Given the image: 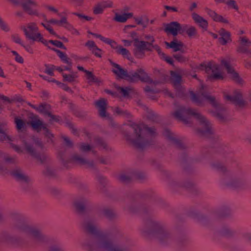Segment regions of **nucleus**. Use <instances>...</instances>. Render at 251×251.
Masks as SVG:
<instances>
[{"instance_id":"obj_30","label":"nucleus","mask_w":251,"mask_h":251,"mask_svg":"<svg viewBox=\"0 0 251 251\" xmlns=\"http://www.w3.org/2000/svg\"><path fill=\"white\" fill-rule=\"evenodd\" d=\"M219 33L221 36L219 41L222 45H225L230 41V34L229 32L226 31L225 29H221Z\"/></svg>"},{"instance_id":"obj_37","label":"nucleus","mask_w":251,"mask_h":251,"mask_svg":"<svg viewBox=\"0 0 251 251\" xmlns=\"http://www.w3.org/2000/svg\"><path fill=\"white\" fill-rule=\"evenodd\" d=\"M58 55L61 59L66 64H67V66L61 67L63 71L64 70H69L71 69L72 66V63L71 62L70 59L67 56V55L61 51H59L58 52Z\"/></svg>"},{"instance_id":"obj_55","label":"nucleus","mask_w":251,"mask_h":251,"mask_svg":"<svg viewBox=\"0 0 251 251\" xmlns=\"http://www.w3.org/2000/svg\"><path fill=\"white\" fill-rule=\"evenodd\" d=\"M50 121L51 122H56L59 124H61L62 122V120L61 117L59 116H56L53 115H50Z\"/></svg>"},{"instance_id":"obj_17","label":"nucleus","mask_w":251,"mask_h":251,"mask_svg":"<svg viewBox=\"0 0 251 251\" xmlns=\"http://www.w3.org/2000/svg\"><path fill=\"white\" fill-rule=\"evenodd\" d=\"M231 59L230 57H227L221 60V64L226 69L228 75L234 81L239 83H241V79L239 77L238 74L235 72L234 70L231 66Z\"/></svg>"},{"instance_id":"obj_57","label":"nucleus","mask_w":251,"mask_h":251,"mask_svg":"<svg viewBox=\"0 0 251 251\" xmlns=\"http://www.w3.org/2000/svg\"><path fill=\"white\" fill-rule=\"evenodd\" d=\"M0 27L1 29L5 31H7L9 30L8 26L7 25L4 23L0 18Z\"/></svg>"},{"instance_id":"obj_12","label":"nucleus","mask_w":251,"mask_h":251,"mask_svg":"<svg viewBox=\"0 0 251 251\" xmlns=\"http://www.w3.org/2000/svg\"><path fill=\"white\" fill-rule=\"evenodd\" d=\"M88 34L93 35L96 38H99L101 41L109 45L111 47L115 50L117 53L122 55L124 58L128 60L130 59V54L128 50L123 47L114 41L107 38H105L100 34L93 33L90 31H88Z\"/></svg>"},{"instance_id":"obj_61","label":"nucleus","mask_w":251,"mask_h":251,"mask_svg":"<svg viewBox=\"0 0 251 251\" xmlns=\"http://www.w3.org/2000/svg\"><path fill=\"white\" fill-rule=\"evenodd\" d=\"M243 238L247 241L251 243V233L248 232H244L243 234Z\"/></svg>"},{"instance_id":"obj_41","label":"nucleus","mask_w":251,"mask_h":251,"mask_svg":"<svg viewBox=\"0 0 251 251\" xmlns=\"http://www.w3.org/2000/svg\"><path fill=\"white\" fill-rule=\"evenodd\" d=\"M213 167L220 171L222 173H226L227 171L226 167L223 162L220 161H216L212 164Z\"/></svg>"},{"instance_id":"obj_64","label":"nucleus","mask_w":251,"mask_h":251,"mask_svg":"<svg viewBox=\"0 0 251 251\" xmlns=\"http://www.w3.org/2000/svg\"><path fill=\"white\" fill-rule=\"evenodd\" d=\"M98 179H99V181L100 183V184L102 186H105V185L106 183V182H107L106 178L102 176H99Z\"/></svg>"},{"instance_id":"obj_51","label":"nucleus","mask_w":251,"mask_h":251,"mask_svg":"<svg viewBox=\"0 0 251 251\" xmlns=\"http://www.w3.org/2000/svg\"><path fill=\"white\" fill-rule=\"evenodd\" d=\"M225 4L229 7L233 8L236 11L238 10V6L236 4V1L234 0H226Z\"/></svg>"},{"instance_id":"obj_3","label":"nucleus","mask_w":251,"mask_h":251,"mask_svg":"<svg viewBox=\"0 0 251 251\" xmlns=\"http://www.w3.org/2000/svg\"><path fill=\"white\" fill-rule=\"evenodd\" d=\"M113 66V72L119 77L125 79L130 82L141 80L142 82L151 84L144 88L147 96L152 100L156 99V94L162 91L172 98H174L172 93L166 89H160L157 87L159 84L165 83L169 79V76L165 74H161V78L157 80L152 79L148 74L141 68L138 69L136 72H128L122 68L119 65L115 63H111Z\"/></svg>"},{"instance_id":"obj_27","label":"nucleus","mask_w":251,"mask_h":251,"mask_svg":"<svg viewBox=\"0 0 251 251\" xmlns=\"http://www.w3.org/2000/svg\"><path fill=\"white\" fill-rule=\"evenodd\" d=\"M205 11L215 22L225 24L228 23L227 19L208 8H205Z\"/></svg>"},{"instance_id":"obj_47","label":"nucleus","mask_w":251,"mask_h":251,"mask_svg":"<svg viewBox=\"0 0 251 251\" xmlns=\"http://www.w3.org/2000/svg\"><path fill=\"white\" fill-rule=\"evenodd\" d=\"M63 77L64 81L73 82L75 80L76 75L74 74H63Z\"/></svg>"},{"instance_id":"obj_42","label":"nucleus","mask_w":251,"mask_h":251,"mask_svg":"<svg viewBox=\"0 0 251 251\" xmlns=\"http://www.w3.org/2000/svg\"><path fill=\"white\" fill-rule=\"evenodd\" d=\"M95 105L96 108L99 110H106V101L105 99L101 98L95 102Z\"/></svg>"},{"instance_id":"obj_54","label":"nucleus","mask_w":251,"mask_h":251,"mask_svg":"<svg viewBox=\"0 0 251 251\" xmlns=\"http://www.w3.org/2000/svg\"><path fill=\"white\" fill-rule=\"evenodd\" d=\"M127 37L131 39V40L134 41V42L136 40H138V35L137 33L135 31H131L129 32L127 35Z\"/></svg>"},{"instance_id":"obj_5","label":"nucleus","mask_w":251,"mask_h":251,"mask_svg":"<svg viewBox=\"0 0 251 251\" xmlns=\"http://www.w3.org/2000/svg\"><path fill=\"white\" fill-rule=\"evenodd\" d=\"M198 111H175L173 113L175 117L184 124L192 126L194 120L199 122V127L197 132L201 136L215 141L220 148L223 147L215 135L211 123L204 116L198 112Z\"/></svg>"},{"instance_id":"obj_58","label":"nucleus","mask_w":251,"mask_h":251,"mask_svg":"<svg viewBox=\"0 0 251 251\" xmlns=\"http://www.w3.org/2000/svg\"><path fill=\"white\" fill-rule=\"evenodd\" d=\"M45 8L49 11H51L54 13H55L57 15H58V13H59L58 10H57V9L55 8L54 7H53L51 5H47L45 6Z\"/></svg>"},{"instance_id":"obj_25","label":"nucleus","mask_w":251,"mask_h":251,"mask_svg":"<svg viewBox=\"0 0 251 251\" xmlns=\"http://www.w3.org/2000/svg\"><path fill=\"white\" fill-rule=\"evenodd\" d=\"M244 184V180L242 178L230 177L226 182V185L234 189L242 188Z\"/></svg>"},{"instance_id":"obj_28","label":"nucleus","mask_w":251,"mask_h":251,"mask_svg":"<svg viewBox=\"0 0 251 251\" xmlns=\"http://www.w3.org/2000/svg\"><path fill=\"white\" fill-rule=\"evenodd\" d=\"M85 46L97 57H100L101 56L102 50L97 46L94 41H88L85 43Z\"/></svg>"},{"instance_id":"obj_44","label":"nucleus","mask_w":251,"mask_h":251,"mask_svg":"<svg viewBox=\"0 0 251 251\" xmlns=\"http://www.w3.org/2000/svg\"><path fill=\"white\" fill-rule=\"evenodd\" d=\"M41 25L47 30L49 31L50 34L51 35L56 36L57 35L55 32L54 31L53 29L50 26V25L47 22L44 21V22H42Z\"/></svg>"},{"instance_id":"obj_43","label":"nucleus","mask_w":251,"mask_h":251,"mask_svg":"<svg viewBox=\"0 0 251 251\" xmlns=\"http://www.w3.org/2000/svg\"><path fill=\"white\" fill-rule=\"evenodd\" d=\"M86 77L90 83H99V81L98 79L92 74V72L89 71H86Z\"/></svg>"},{"instance_id":"obj_15","label":"nucleus","mask_w":251,"mask_h":251,"mask_svg":"<svg viewBox=\"0 0 251 251\" xmlns=\"http://www.w3.org/2000/svg\"><path fill=\"white\" fill-rule=\"evenodd\" d=\"M145 177V174L137 170H131L127 173H122L119 176V180L124 183H128L133 180L142 181Z\"/></svg>"},{"instance_id":"obj_34","label":"nucleus","mask_w":251,"mask_h":251,"mask_svg":"<svg viewBox=\"0 0 251 251\" xmlns=\"http://www.w3.org/2000/svg\"><path fill=\"white\" fill-rule=\"evenodd\" d=\"M184 32L186 33L189 37H192L196 35L197 30L194 26L183 25L181 27V33Z\"/></svg>"},{"instance_id":"obj_8","label":"nucleus","mask_w":251,"mask_h":251,"mask_svg":"<svg viewBox=\"0 0 251 251\" xmlns=\"http://www.w3.org/2000/svg\"><path fill=\"white\" fill-rule=\"evenodd\" d=\"M25 133H22L20 138L23 142V146L10 143V146L18 153H23L24 150L29 153L33 157L38 161L45 164L44 174L49 177H54L56 176V170L50 165L48 156L42 151H38L33 147L29 144L26 141Z\"/></svg>"},{"instance_id":"obj_11","label":"nucleus","mask_w":251,"mask_h":251,"mask_svg":"<svg viewBox=\"0 0 251 251\" xmlns=\"http://www.w3.org/2000/svg\"><path fill=\"white\" fill-rule=\"evenodd\" d=\"M28 124L37 132L43 131L45 136L49 140V142H53L54 136L48 128L47 124L41 120L37 115L32 113L29 114Z\"/></svg>"},{"instance_id":"obj_9","label":"nucleus","mask_w":251,"mask_h":251,"mask_svg":"<svg viewBox=\"0 0 251 251\" xmlns=\"http://www.w3.org/2000/svg\"><path fill=\"white\" fill-rule=\"evenodd\" d=\"M21 29L23 30L26 37L32 41L41 42L47 46L51 44L60 48L63 47V43L60 41L57 40L48 41L45 39L43 35L40 32L37 24L34 22H30L26 25H22Z\"/></svg>"},{"instance_id":"obj_49","label":"nucleus","mask_w":251,"mask_h":251,"mask_svg":"<svg viewBox=\"0 0 251 251\" xmlns=\"http://www.w3.org/2000/svg\"><path fill=\"white\" fill-rule=\"evenodd\" d=\"M15 122L16 125V127L18 130H20L24 127L25 126V122L21 119L16 117L15 119Z\"/></svg>"},{"instance_id":"obj_24","label":"nucleus","mask_w":251,"mask_h":251,"mask_svg":"<svg viewBox=\"0 0 251 251\" xmlns=\"http://www.w3.org/2000/svg\"><path fill=\"white\" fill-rule=\"evenodd\" d=\"M112 6V2L110 0H103L97 3L93 8V12L95 14L102 13L104 9L107 7Z\"/></svg>"},{"instance_id":"obj_18","label":"nucleus","mask_w":251,"mask_h":251,"mask_svg":"<svg viewBox=\"0 0 251 251\" xmlns=\"http://www.w3.org/2000/svg\"><path fill=\"white\" fill-rule=\"evenodd\" d=\"M163 135L176 148L178 149L182 150L183 153L186 155V146L179 139L177 138L174 134L171 132L168 129H165L163 131Z\"/></svg>"},{"instance_id":"obj_63","label":"nucleus","mask_w":251,"mask_h":251,"mask_svg":"<svg viewBox=\"0 0 251 251\" xmlns=\"http://www.w3.org/2000/svg\"><path fill=\"white\" fill-rule=\"evenodd\" d=\"M145 38L148 41L147 44L149 43L150 45H151L154 42V38L151 35H146Z\"/></svg>"},{"instance_id":"obj_10","label":"nucleus","mask_w":251,"mask_h":251,"mask_svg":"<svg viewBox=\"0 0 251 251\" xmlns=\"http://www.w3.org/2000/svg\"><path fill=\"white\" fill-rule=\"evenodd\" d=\"M58 156L64 165L67 167L70 163H75L92 168H94L96 164V161L87 160L77 153L68 157L66 151H59Z\"/></svg>"},{"instance_id":"obj_33","label":"nucleus","mask_w":251,"mask_h":251,"mask_svg":"<svg viewBox=\"0 0 251 251\" xmlns=\"http://www.w3.org/2000/svg\"><path fill=\"white\" fill-rule=\"evenodd\" d=\"M45 67V73L50 76L54 75V71L55 70H57L60 72L63 71V68L61 67H56L50 64H46Z\"/></svg>"},{"instance_id":"obj_4","label":"nucleus","mask_w":251,"mask_h":251,"mask_svg":"<svg viewBox=\"0 0 251 251\" xmlns=\"http://www.w3.org/2000/svg\"><path fill=\"white\" fill-rule=\"evenodd\" d=\"M12 217L15 221V227L28 235L37 244H46L49 251H64L56 240L45 236L38 228L29 225L21 214L14 212Z\"/></svg>"},{"instance_id":"obj_29","label":"nucleus","mask_w":251,"mask_h":251,"mask_svg":"<svg viewBox=\"0 0 251 251\" xmlns=\"http://www.w3.org/2000/svg\"><path fill=\"white\" fill-rule=\"evenodd\" d=\"M226 111H211V114L222 122L229 120Z\"/></svg>"},{"instance_id":"obj_35","label":"nucleus","mask_w":251,"mask_h":251,"mask_svg":"<svg viewBox=\"0 0 251 251\" xmlns=\"http://www.w3.org/2000/svg\"><path fill=\"white\" fill-rule=\"evenodd\" d=\"M94 143L95 146L97 147L99 149H104L105 151L109 150V147L105 144L103 139L98 136H96L94 138Z\"/></svg>"},{"instance_id":"obj_46","label":"nucleus","mask_w":251,"mask_h":251,"mask_svg":"<svg viewBox=\"0 0 251 251\" xmlns=\"http://www.w3.org/2000/svg\"><path fill=\"white\" fill-rule=\"evenodd\" d=\"M30 107L35 110H49L50 109V105L46 103H41L38 107H36L35 105L29 104Z\"/></svg>"},{"instance_id":"obj_1","label":"nucleus","mask_w":251,"mask_h":251,"mask_svg":"<svg viewBox=\"0 0 251 251\" xmlns=\"http://www.w3.org/2000/svg\"><path fill=\"white\" fill-rule=\"evenodd\" d=\"M74 205L77 211L84 215L83 226L85 230L96 239V242L88 244V251H124L123 248L114 245L107 235L96 226L99 218L102 215L109 219L115 217L114 212L107 207L89 209L87 200L83 197L76 199Z\"/></svg>"},{"instance_id":"obj_6","label":"nucleus","mask_w":251,"mask_h":251,"mask_svg":"<svg viewBox=\"0 0 251 251\" xmlns=\"http://www.w3.org/2000/svg\"><path fill=\"white\" fill-rule=\"evenodd\" d=\"M182 74L181 71H179V73L174 71L170 72L171 81L176 90V94L179 97L185 99L186 95H188L191 100L198 105H202L204 102H208L214 107L220 108L219 102L215 98L209 95L205 90L203 85L201 86V90L198 94H195L192 91L186 92L185 88L181 84V75Z\"/></svg>"},{"instance_id":"obj_13","label":"nucleus","mask_w":251,"mask_h":251,"mask_svg":"<svg viewBox=\"0 0 251 251\" xmlns=\"http://www.w3.org/2000/svg\"><path fill=\"white\" fill-rule=\"evenodd\" d=\"M199 69L204 70L211 78L220 79L223 78L220 67L214 62L201 64L199 66Z\"/></svg>"},{"instance_id":"obj_50","label":"nucleus","mask_w":251,"mask_h":251,"mask_svg":"<svg viewBox=\"0 0 251 251\" xmlns=\"http://www.w3.org/2000/svg\"><path fill=\"white\" fill-rule=\"evenodd\" d=\"M230 214V210L227 207H225L222 208L220 212V216L221 217H227Z\"/></svg>"},{"instance_id":"obj_32","label":"nucleus","mask_w":251,"mask_h":251,"mask_svg":"<svg viewBox=\"0 0 251 251\" xmlns=\"http://www.w3.org/2000/svg\"><path fill=\"white\" fill-rule=\"evenodd\" d=\"M177 185L179 187L184 188L192 193H194L197 190L196 186L191 180H188L184 183H179Z\"/></svg>"},{"instance_id":"obj_59","label":"nucleus","mask_w":251,"mask_h":251,"mask_svg":"<svg viewBox=\"0 0 251 251\" xmlns=\"http://www.w3.org/2000/svg\"><path fill=\"white\" fill-rule=\"evenodd\" d=\"M40 76L41 77H42L43 79L46 80L49 82H54V83H56V82L57 81L55 79L51 78L48 76L40 75Z\"/></svg>"},{"instance_id":"obj_38","label":"nucleus","mask_w":251,"mask_h":251,"mask_svg":"<svg viewBox=\"0 0 251 251\" xmlns=\"http://www.w3.org/2000/svg\"><path fill=\"white\" fill-rule=\"evenodd\" d=\"M165 44L167 48L173 49L175 51L180 50L182 47V44L176 40H174L170 43L165 42Z\"/></svg>"},{"instance_id":"obj_52","label":"nucleus","mask_w":251,"mask_h":251,"mask_svg":"<svg viewBox=\"0 0 251 251\" xmlns=\"http://www.w3.org/2000/svg\"><path fill=\"white\" fill-rule=\"evenodd\" d=\"M73 14L77 16L78 17V18L82 21H89L93 19V18L91 17L85 16L82 14H80L77 12H74Z\"/></svg>"},{"instance_id":"obj_40","label":"nucleus","mask_w":251,"mask_h":251,"mask_svg":"<svg viewBox=\"0 0 251 251\" xmlns=\"http://www.w3.org/2000/svg\"><path fill=\"white\" fill-rule=\"evenodd\" d=\"M0 159H2L7 163L16 164V160L14 157L9 156L7 154L0 151Z\"/></svg>"},{"instance_id":"obj_26","label":"nucleus","mask_w":251,"mask_h":251,"mask_svg":"<svg viewBox=\"0 0 251 251\" xmlns=\"http://www.w3.org/2000/svg\"><path fill=\"white\" fill-rule=\"evenodd\" d=\"M192 18L194 22L203 30H206L208 26V22L203 17L195 12H192Z\"/></svg>"},{"instance_id":"obj_2","label":"nucleus","mask_w":251,"mask_h":251,"mask_svg":"<svg viewBox=\"0 0 251 251\" xmlns=\"http://www.w3.org/2000/svg\"><path fill=\"white\" fill-rule=\"evenodd\" d=\"M128 210L131 213H139L143 215L149 226L147 233L157 239L161 244L166 245H175L180 250L186 244L187 239L185 236H176L161 223L155 221L149 206L145 205H139L136 202H133L128 207Z\"/></svg>"},{"instance_id":"obj_56","label":"nucleus","mask_w":251,"mask_h":251,"mask_svg":"<svg viewBox=\"0 0 251 251\" xmlns=\"http://www.w3.org/2000/svg\"><path fill=\"white\" fill-rule=\"evenodd\" d=\"M12 38H13V41L15 43L19 44L21 46H24V43L23 41L21 40V39L20 38V37L19 35H14L12 36Z\"/></svg>"},{"instance_id":"obj_39","label":"nucleus","mask_w":251,"mask_h":251,"mask_svg":"<svg viewBox=\"0 0 251 251\" xmlns=\"http://www.w3.org/2000/svg\"><path fill=\"white\" fill-rule=\"evenodd\" d=\"M119 92L124 97H128L130 94L134 92V90L130 87H119Z\"/></svg>"},{"instance_id":"obj_14","label":"nucleus","mask_w":251,"mask_h":251,"mask_svg":"<svg viewBox=\"0 0 251 251\" xmlns=\"http://www.w3.org/2000/svg\"><path fill=\"white\" fill-rule=\"evenodd\" d=\"M0 172L5 174L10 173L16 179L25 184L28 185L29 183L30 179L29 177L25 175L21 169L18 166H15L13 169L10 170L4 166L0 162Z\"/></svg>"},{"instance_id":"obj_21","label":"nucleus","mask_w":251,"mask_h":251,"mask_svg":"<svg viewBox=\"0 0 251 251\" xmlns=\"http://www.w3.org/2000/svg\"><path fill=\"white\" fill-rule=\"evenodd\" d=\"M182 27V25L177 22H172L165 25V31L168 33L176 36L178 33H181Z\"/></svg>"},{"instance_id":"obj_36","label":"nucleus","mask_w":251,"mask_h":251,"mask_svg":"<svg viewBox=\"0 0 251 251\" xmlns=\"http://www.w3.org/2000/svg\"><path fill=\"white\" fill-rule=\"evenodd\" d=\"M134 19L138 25H142L144 27H146L149 22L148 17L145 15H143L139 17H135Z\"/></svg>"},{"instance_id":"obj_22","label":"nucleus","mask_w":251,"mask_h":251,"mask_svg":"<svg viewBox=\"0 0 251 251\" xmlns=\"http://www.w3.org/2000/svg\"><path fill=\"white\" fill-rule=\"evenodd\" d=\"M238 50L240 52L251 54V42L245 37H240Z\"/></svg>"},{"instance_id":"obj_19","label":"nucleus","mask_w":251,"mask_h":251,"mask_svg":"<svg viewBox=\"0 0 251 251\" xmlns=\"http://www.w3.org/2000/svg\"><path fill=\"white\" fill-rule=\"evenodd\" d=\"M79 149L80 151L83 152H91L96 155V159L102 164H107L108 163V159L105 157H99L96 155V151L95 150L94 146H90V145L85 143H81L79 144Z\"/></svg>"},{"instance_id":"obj_62","label":"nucleus","mask_w":251,"mask_h":251,"mask_svg":"<svg viewBox=\"0 0 251 251\" xmlns=\"http://www.w3.org/2000/svg\"><path fill=\"white\" fill-rule=\"evenodd\" d=\"M59 87H61V88H62L63 89L67 91H69L70 90V88L67 86L66 84H64V83H61L59 81H57L56 83Z\"/></svg>"},{"instance_id":"obj_31","label":"nucleus","mask_w":251,"mask_h":251,"mask_svg":"<svg viewBox=\"0 0 251 251\" xmlns=\"http://www.w3.org/2000/svg\"><path fill=\"white\" fill-rule=\"evenodd\" d=\"M133 17L132 13H124L122 14L116 13L114 20L118 22L125 23L127 19Z\"/></svg>"},{"instance_id":"obj_16","label":"nucleus","mask_w":251,"mask_h":251,"mask_svg":"<svg viewBox=\"0 0 251 251\" xmlns=\"http://www.w3.org/2000/svg\"><path fill=\"white\" fill-rule=\"evenodd\" d=\"M225 98L227 101L240 107H243L247 104L246 101L243 98L241 92L239 90L234 91L232 96L225 94Z\"/></svg>"},{"instance_id":"obj_20","label":"nucleus","mask_w":251,"mask_h":251,"mask_svg":"<svg viewBox=\"0 0 251 251\" xmlns=\"http://www.w3.org/2000/svg\"><path fill=\"white\" fill-rule=\"evenodd\" d=\"M4 242L13 246H20L22 245L20 239L14 237L7 232H3L0 235V242Z\"/></svg>"},{"instance_id":"obj_53","label":"nucleus","mask_w":251,"mask_h":251,"mask_svg":"<svg viewBox=\"0 0 251 251\" xmlns=\"http://www.w3.org/2000/svg\"><path fill=\"white\" fill-rule=\"evenodd\" d=\"M11 52L12 54L15 56L14 59L17 62L21 64L24 63L23 58L20 56L17 51L15 50H12Z\"/></svg>"},{"instance_id":"obj_48","label":"nucleus","mask_w":251,"mask_h":251,"mask_svg":"<svg viewBox=\"0 0 251 251\" xmlns=\"http://www.w3.org/2000/svg\"><path fill=\"white\" fill-rule=\"evenodd\" d=\"M0 133L1 135L0 136V140L1 141H7L8 142H12L13 140L9 136L6 135L3 131V130L0 127Z\"/></svg>"},{"instance_id":"obj_7","label":"nucleus","mask_w":251,"mask_h":251,"mask_svg":"<svg viewBox=\"0 0 251 251\" xmlns=\"http://www.w3.org/2000/svg\"><path fill=\"white\" fill-rule=\"evenodd\" d=\"M129 125L134 132L132 134L126 133L125 136L134 146L143 149L155 144L156 132L154 127H149L143 122L136 124L131 122Z\"/></svg>"},{"instance_id":"obj_23","label":"nucleus","mask_w":251,"mask_h":251,"mask_svg":"<svg viewBox=\"0 0 251 251\" xmlns=\"http://www.w3.org/2000/svg\"><path fill=\"white\" fill-rule=\"evenodd\" d=\"M134 45L135 47V53L136 56L139 58L142 57L145 50L147 49V42L137 40L134 42Z\"/></svg>"},{"instance_id":"obj_60","label":"nucleus","mask_w":251,"mask_h":251,"mask_svg":"<svg viewBox=\"0 0 251 251\" xmlns=\"http://www.w3.org/2000/svg\"><path fill=\"white\" fill-rule=\"evenodd\" d=\"M63 140L67 147L72 148L73 147V143L68 137H64Z\"/></svg>"},{"instance_id":"obj_45","label":"nucleus","mask_w":251,"mask_h":251,"mask_svg":"<svg viewBox=\"0 0 251 251\" xmlns=\"http://www.w3.org/2000/svg\"><path fill=\"white\" fill-rule=\"evenodd\" d=\"M158 53L161 58L165 60L168 63L172 65H173V60L171 57L166 55L164 53L162 52L160 50H158Z\"/></svg>"}]
</instances>
